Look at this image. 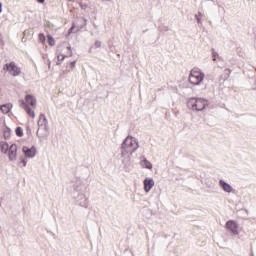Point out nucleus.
I'll return each instance as SVG.
<instances>
[{"mask_svg":"<svg viewBox=\"0 0 256 256\" xmlns=\"http://www.w3.org/2000/svg\"><path fill=\"white\" fill-rule=\"evenodd\" d=\"M79 21H83L84 23H83V25H85V18H79Z\"/></svg>","mask_w":256,"mask_h":256,"instance_id":"obj_30","label":"nucleus"},{"mask_svg":"<svg viewBox=\"0 0 256 256\" xmlns=\"http://www.w3.org/2000/svg\"><path fill=\"white\" fill-rule=\"evenodd\" d=\"M80 7H81V9H86L87 8V4H84V5L81 4Z\"/></svg>","mask_w":256,"mask_h":256,"instance_id":"obj_26","label":"nucleus"},{"mask_svg":"<svg viewBox=\"0 0 256 256\" xmlns=\"http://www.w3.org/2000/svg\"><path fill=\"white\" fill-rule=\"evenodd\" d=\"M226 229H228V231L234 235H239V224L233 220H230L226 223Z\"/></svg>","mask_w":256,"mask_h":256,"instance_id":"obj_9","label":"nucleus"},{"mask_svg":"<svg viewBox=\"0 0 256 256\" xmlns=\"http://www.w3.org/2000/svg\"><path fill=\"white\" fill-rule=\"evenodd\" d=\"M20 103H21L20 106L22 107V109H24L26 111V113L29 115V117H32V119H35V111H33L31 109V107H29V105H27V103H25L24 100H21Z\"/></svg>","mask_w":256,"mask_h":256,"instance_id":"obj_13","label":"nucleus"},{"mask_svg":"<svg viewBox=\"0 0 256 256\" xmlns=\"http://www.w3.org/2000/svg\"><path fill=\"white\" fill-rule=\"evenodd\" d=\"M4 138L9 139V134H7V132L4 133Z\"/></svg>","mask_w":256,"mask_h":256,"instance_id":"obj_28","label":"nucleus"},{"mask_svg":"<svg viewBox=\"0 0 256 256\" xmlns=\"http://www.w3.org/2000/svg\"><path fill=\"white\" fill-rule=\"evenodd\" d=\"M20 165H22V167H27V161L25 158H23L21 161H20Z\"/></svg>","mask_w":256,"mask_h":256,"instance_id":"obj_25","label":"nucleus"},{"mask_svg":"<svg viewBox=\"0 0 256 256\" xmlns=\"http://www.w3.org/2000/svg\"><path fill=\"white\" fill-rule=\"evenodd\" d=\"M26 105H31V107H37V99L33 95L28 94L25 97Z\"/></svg>","mask_w":256,"mask_h":256,"instance_id":"obj_15","label":"nucleus"},{"mask_svg":"<svg viewBox=\"0 0 256 256\" xmlns=\"http://www.w3.org/2000/svg\"><path fill=\"white\" fill-rule=\"evenodd\" d=\"M0 149L3 153H8L10 146L9 143L5 142V141H1L0 142Z\"/></svg>","mask_w":256,"mask_h":256,"instance_id":"obj_17","label":"nucleus"},{"mask_svg":"<svg viewBox=\"0 0 256 256\" xmlns=\"http://www.w3.org/2000/svg\"><path fill=\"white\" fill-rule=\"evenodd\" d=\"M142 165L143 167H145L146 169H153V164L151 162H149V160H147V158L143 157L142 159Z\"/></svg>","mask_w":256,"mask_h":256,"instance_id":"obj_18","label":"nucleus"},{"mask_svg":"<svg viewBox=\"0 0 256 256\" xmlns=\"http://www.w3.org/2000/svg\"><path fill=\"white\" fill-rule=\"evenodd\" d=\"M101 45H103V44H102V42L99 41V40H97V41L94 43L95 49H100Z\"/></svg>","mask_w":256,"mask_h":256,"instance_id":"obj_23","label":"nucleus"},{"mask_svg":"<svg viewBox=\"0 0 256 256\" xmlns=\"http://www.w3.org/2000/svg\"><path fill=\"white\" fill-rule=\"evenodd\" d=\"M3 202V198H0V207H1V203Z\"/></svg>","mask_w":256,"mask_h":256,"instance_id":"obj_33","label":"nucleus"},{"mask_svg":"<svg viewBox=\"0 0 256 256\" xmlns=\"http://www.w3.org/2000/svg\"><path fill=\"white\" fill-rule=\"evenodd\" d=\"M3 11V4L0 2V13Z\"/></svg>","mask_w":256,"mask_h":256,"instance_id":"obj_29","label":"nucleus"},{"mask_svg":"<svg viewBox=\"0 0 256 256\" xmlns=\"http://www.w3.org/2000/svg\"><path fill=\"white\" fill-rule=\"evenodd\" d=\"M219 185L224 193H235V189L229 183L225 182V180H219Z\"/></svg>","mask_w":256,"mask_h":256,"instance_id":"obj_12","label":"nucleus"},{"mask_svg":"<svg viewBox=\"0 0 256 256\" xmlns=\"http://www.w3.org/2000/svg\"><path fill=\"white\" fill-rule=\"evenodd\" d=\"M48 69H51V62H48Z\"/></svg>","mask_w":256,"mask_h":256,"instance_id":"obj_32","label":"nucleus"},{"mask_svg":"<svg viewBox=\"0 0 256 256\" xmlns=\"http://www.w3.org/2000/svg\"><path fill=\"white\" fill-rule=\"evenodd\" d=\"M205 80V73L199 68H193L189 74V83L191 85H201Z\"/></svg>","mask_w":256,"mask_h":256,"instance_id":"obj_3","label":"nucleus"},{"mask_svg":"<svg viewBox=\"0 0 256 256\" xmlns=\"http://www.w3.org/2000/svg\"><path fill=\"white\" fill-rule=\"evenodd\" d=\"M0 233H1V226H0Z\"/></svg>","mask_w":256,"mask_h":256,"instance_id":"obj_37","label":"nucleus"},{"mask_svg":"<svg viewBox=\"0 0 256 256\" xmlns=\"http://www.w3.org/2000/svg\"><path fill=\"white\" fill-rule=\"evenodd\" d=\"M49 126L47 122V117L45 114H40L39 120H38V130L37 135H39V131H48Z\"/></svg>","mask_w":256,"mask_h":256,"instance_id":"obj_8","label":"nucleus"},{"mask_svg":"<svg viewBox=\"0 0 256 256\" xmlns=\"http://www.w3.org/2000/svg\"><path fill=\"white\" fill-rule=\"evenodd\" d=\"M17 137H23V128L17 127L15 130Z\"/></svg>","mask_w":256,"mask_h":256,"instance_id":"obj_19","label":"nucleus"},{"mask_svg":"<svg viewBox=\"0 0 256 256\" xmlns=\"http://www.w3.org/2000/svg\"><path fill=\"white\" fill-rule=\"evenodd\" d=\"M187 107L190 111H205V108L209 107V101L204 98H189L187 101Z\"/></svg>","mask_w":256,"mask_h":256,"instance_id":"obj_2","label":"nucleus"},{"mask_svg":"<svg viewBox=\"0 0 256 256\" xmlns=\"http://www.w3.org/2000/svg\"><path fill=\"white\" fill-rule=\"evenodd\" d=\"M17 149H18L17 144H11L7 152L9 161H17Z\"/></svg>","mask_w":256,"mask_h":256,"instance_id":"obj_10","label":"nucleus"},{"mask_svg":"<svg viewBox=\"0 0 256 256\" xmlns=\"http://www.w3.org/2000/svg\"><path fill=\"white\" fill-rule=\"evenodd\" d=\"M252 256H255V254L252 252Z\"/></svg>","mask_w":256,"mask_h":256,"instance_id":"obj_35","label":"nucleus"},{"mask_svg":"<svg viewBox=\"0 0 256 256\" xmlns=\"http://www.w3.org/2000/svg\"><path fill=\"white\" fill-rule=\"evenodd\" d=\"M155 187V180L153 178L147 177L144 179V191L145 193H149Z\"/></svg>","mask_w":256,"mask_h":256,"instance_id":"obj_11","label":"nucleus"},{"mask_svg":"<svg viewBox=\"0 0 256 256\" xmlns=\"http://www.w3.org/2000/svg\"><path fill=\"white\" fill-rule=\"evenodd\" d=\"M75 204L78 205V207H83L84 209H87L89 207V198H87V195H85V192L76 193L73 196Z\"/></svg>","mask_w":256,"mask_h":256,"instance_id":"obj_5","label":"nucleus"},{"mask_svg":"<svg viewBox=\"0 0 256 256\" xmlns=\"http://www.w3.org/2000/svg\"><path fill=\"white\" fill-rule=\"evenodd\" d=\"M47 37H48V43H49V45H50L51 47H54V45H55V39L53 38V36L48 35Z\"/></svg>","mask_w":256,"mask_h":256,"instance_id":"obj_20","label":"nucleus"},{"mask_svg":"<svg viewBox=\"0 0 256 256\" xmlns=\"http://www.w3.org/2000/svg\"><path fill=\"white\" fill-rule=\"evenodd\" d=\"M201 17H202L201 12H199L198 15L197 14L195 15V19H196L197 23H201Z\"/></svg>","mask_w":256,"mask_h":256,"instance_id":"obj_24","label":"nucleus"},{"mask_svg":"<svg viewBox=\"0 0 256 256\" xmlns=\"http://www.w3.org/2000/svg\"><path fill=\"white\" fill-rule=\"evenodd\" d=\"M38 3H45V0H37Z\"/></svg>","mask_w":256,"mask_h":256,"instance_id":"obj_31","label":"nucleus"},{"mask_svg":"<svg viewBox=\"0 0 256 256\" xmlns=\"http://www.w3.org/2000/svg\"><path fill=\"white\" fill-rule=\"evenodd\" d=\"M13 109V104L8 103V104H3L0 106V110L4 115H7V113H11V110Z\"/></svg>","mask_w":256,"mask_h":256,"instance_id":"obj_16","label":"nucleus"},{"mask_svg":"<svg viewBox=\"0 0 256 256\" xmlns=\"http://www.w3.org/2000/svg\"><path fill=\"white\" fill-rule=\"evenodd\" d=\"M22 152L24 154V157H26V159H33L35 157V155H37V147L23 146Z\"/></svg>","mask_w":256,"mask_h":256,"instance_id":"obj_7","label":"nucleus"},{"mask_svg":"<svg viewBox=\"0 0 256 256\" xmlns=\"http://www.w3.org/2000/svg\"><path fill=\"white\" fill-rule=\"evenodd\" d=\"M139 149V140L133 136H127L121 145L122 163L131 161V155Z\"/></svg>","mask_w":256,"mask_h":256,"instance_id":"obj_1","label":"nucleus"},{"mask_svg":"<svg viewBox=\"0 0 256 256\" xmlns=\"http://www.w3.org/2000/svg\"><path fill=\"white\" fill-rule=\"evenodd\" d=\"M66 50L68 51L67 54H61V53H58L57 55V59L59 62H63L65 61V57H73V51H71V46H67L66 47Z\"/></svg>","mask_w":256,"mask_h":256,"instance_id":"obj_14","label":"nucleus"},{"mask_svg":"<svg viewBox=\"0 0 256 256\" xmlns=\"http://www.w3.org/2000/svg\"><path fill=\"white\" fill-rule=\"evenodd\" d=\"M72 188L74 194L87 193V184H85L80 177H74L72 179Z\"/></svg>","mask_w":256,"mask_h":256,"instance_id":"obj_4","label":"nucleus"},{"mask_svg":"<svg viewBox=\"0 0 256 256\" xmlns=\"http://www.w3.org/2000/svg\"><path fill=\"white\" fill-rule=\"evenodd\" d=\"M212 57H213V61H216L217 57H219V54L215 51V49H212Z\"/></svg>","mask_w":256,"mask_h":256,"instance_id":"obj_21","label":"nucleus"},{"mask_svg":"<svg viewBox=\"0 0 256 256\" xmlns=\"http://www.w3.org/2000/svg\"><path fill=\"white\" fill-rule=\"evenodd\" d=\"M4 71H8L12 77H19L21 75V68L15 64V62H10L4 66Z\"/></svg>","mask_w":256,"mask_h":256,"instance_id":"obj_6","label":"nucleus"},{"mask_svg":"<svg viewBox=\"0 0 256 256\" xmlns=\"http://www.w3.org/2000/svg\"><path fill=\"white\" fill-rule=\"evenodd\" d=\"M39 41L40 43H45L46 41L45 34H39Z\"/></svg>","mask_w":256,"mask_h":256,"instance_id":"obj_22","label":"nucleus"},{"mask_svg":"<svg viewBox=\"0 0 256 256\" xmlns=\"http://www.w3.org/2000/svg\"><path fill=\"white\" fill-rule=\"evenodd\" d=\"M226 71H228L229 73H231V70H229V69H226Z\"/></svg>","mask_w":256,"mask_h":256,"instance_id":"obj_34","label":"nucleus"},{"mask_svg":"<svg viewBox=\"0 0 256 256\" xmlns=\"http://www.w3.org/2000/svg\"><path fill=\"white\" fill-rule=\"evenodd\" d=\"M103 1H111V0H103Z\"/></svg>","mask_w":256,"mask_h":256,"instance_id":"obj_36","label":"nucleus"},{"mask_svg":"<svg viewBox=\"0 0 256 256\" xmlns=\"http://www.w3.org/2000/svg\"><path fill=\"white\" fill-rule=\"evenodd\" d=\"M77 63V61H72L71 63H70V65H71V67H75V64Z\"/></svg>","mask_w":256,"mask_h":256,"instance_id":"obj_27","label":"nucleus"}]
</instances>
